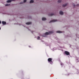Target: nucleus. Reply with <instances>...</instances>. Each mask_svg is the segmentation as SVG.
Returning <instances> with one entry per match:
<instances>
[{
    "instance_id": "obj_1",
    "label": "nucleus",
    "mask_w": 79,
    "mask_h": 79,
    "mask_svg": "<svg viewBox=\"0 0 79 79\" xmlns=\"http://www.w3.org/2000/svg\"><path fill=\"white\" fill-rule=\"evenodd\" d=\"M52 33H53V32L52 31H49V33L48 32H46L45 33V35H49V34H52Z\"/></svg>"
},
{
    "instance_id": "obj_2",
    "label": "nucleus",
    "mask_w": 79,
    "mask_h": 79,
    "mask_svg": "<svg viewBox=\"0 0 79 79\" xmlns=\"http://www.w3.org/2000/svg\"><path fill=\"white\" fill-rule=\"evenodd\" d=\"M65 53L67 55H69V52L67 51H65Z\"/></svg>"
},
{
    "instance_id": "obj_3",
    "label": "nucleus",
    "mask_w": 79,
    "mask_h": 79,
    "mask_svg": "<svg viewBox=\"0 0 79 79\" xmlns=\"http://www.w3.org/2000/svg\"><path fill=\"white\" fill-rule=\"evenodd\" d=\"M57 20H53L51 21L49 23H54L55 22H56Z\"/></svg>"
},
{
    "instance_id": "obj_4",
    "label": "nucleus",
    "mask_w": 79,
    "mask_h": 79,
    "mask_svg": "<svg viewBox=\"0 0 79 79\" xmlns=\"http://www.w3.org/2000/svg\"><path fill=\"white\" fill-rule=\"evenodd\" d=\"M52 59L51 58H49L48 59V61L49 62H51Z\"/></svg>"
},
{
    "instance_id": "obj_5",
    "label": "nucleus",
    "mask_w": 79,
    "mask_h": 79,
    "mask_svg": "<svg viewBox=\"0 0 79 79\" xmlns=\"http://www.w3.org/2000/svg\"><path fill=\"white\" fill-rule=\"evenodd\" d=\"M15 0H8L7 1V3H10V2H11V1H15Z\"/></svg>"
},
{
    "instance_id": "obj_6",
    "label": "nucleus",
    "mask_w": 79,
    "mask_h": 79,
    "mask_svg": "<svg viewBox=\"0 0 79 79\" xmlns=\"http://www.w3.org/2000/svg\"><path fill=\"white\" fill-rule=\"evenodd\" d=\"M60 15H63V12L61 11H60Z\"/></svg>"
},
{
    "instance_id": "obj_7",
    "label": "nucleus",
    "mask_w": 79,
    "mask_h": 79,
    "mask_svg": "<svg viewBox=\"0 0 79 79\" xmlns=\"http://www.w3.org/2000/svg\"><path fill=\"white\" fill-rule=\"evenodd\" d=\"M31 24H32V23L31 22H27L26 23V24H27L28 25Z\"/></svg>"
},
{
    "instance_id": "obj_8",
    "label": "nucleus",
    "mask_w": 79,
    "mask_h": 79,
    "mask_svg": "<svg viewBox=\"0 0 79 79\" xmlns=\"http://www.w3.org/2000/svg\"><path fill=\"white\" fill-rule=\"evenodd\" d=\"M2 24H4V25H5L6 24V22H5V21H2Z\"/></svg>"
},
{
    "instance_id": "obj_9",
    "label": "nucleus",
    "mask_w": 79,
    "mask_h": 79,
    "mask_svg": "<svg viewBox=\"0 0 79 79\" xmlns=\"http://www.w3.org/2000/svg\"><path fill=\"white\" fill-rule=\"evenodd\" d=\"M47 19H46V18H45L44 17H43V18H42V20L43 21H45V20H46Z\"/></svg>"
},
{
    "instance_id": "obj_10",
    "label": "nucleus",
    "mask_w": 79,
    "mask_h": 79,
    "mask_svg": "<svg viewBox=\"0 0 79 79\" xmlns=\"http://www.w3.org/2000/svg\"><path fill=\"white\" fill-rule=\"evenodd\" d=\"M56 32L57 33H62V32L61 31H57Z\"/></svg>"
},
{
    "instance_id": "obj_11",
    "label": "nucleus",
    "mask_w": 79,
    "mask_h": 79,
    "mask_svg": "<svg viewBox=\"0 0 79 79\" xmlns=\"http://www.w3.org/2000/svg\"><path fill=\"white\" fill-rule=\"evenodd\" d=\"M34 2V1L33 0H31L30 2V3H32Z\"/></svg>"
},
{
    "instance_id": "obj_12",
    "label": "nucleus",
    "mask_w": 79,
    "mask_h": 79,
    "mask_svg": "<svg viewBox=\"0 0 79 79\" xmlns=\"http://www.w3.org/2000/svg\"><path fill=\"white\" fill-rule=\"evenodd\" d=\"M61 2V0H59L58 1V2L59 3H60V2Z\"/></svg>"
},
{
    "instance_id": "obj_13",
    "label": "nucleus",
    "mask_w": 79,
    "mask_h": 79,
    "mask_svg": "<svg viewBox=\"0 0 79 79\" xmlns=\"http://www.w3.org/2000/svg\"><path fill=\"white\" fill-rule=\"evenodd\" d=\"M9 5L8 4H6L5 5V6H8Z\"/></svg>"
},
{
    "instance_id": "obj_14",
    "label": "nucleus",
    "mask_w": 79,
    "mask_h": 79,
    "mask_svg": "<svg viewBox=\"0 0 79 79\" xmlns=\"http://www.w3.org/2000/svg\"><path fill=\"white\" fill-rule=\"evenodd\" d=\"M40 39V37L38 36L37 38V39L38 40H39Z\"/></svg>"
},
{
    "instance_id": "obj_15",
    "label": "nucleus",
    "mask_w": 79,
    "mask_h": 79,
    "mask_svg": "<svg viewBox=\"0 0 79 79\" xmlns=\"http://www.w3.org/2000/svg\"><path fill=\"white\" fill-rule=\"evenodd\" d=\"M50 15H51V16H52L53 15H54V14L52 13V14H50Z\"/></svg>"
},
{
    "instance_id": "obj_16",
    "label": "nucleus",
    "mask_w": 79,
    "mask_h": 79,
    "mask_svg": "<svg viewBox=\"0 0 79 79\" xmlns=\"http://www.w3.org/2000/svg\"><path fill=\"white\" fill-rule=\"evenodd\" d=\"M66 5H67V4H66L65 5H63V6H65Z\"/></svg>"
},
{
    "instance_id": "obj_17",
    "label": "nucleus",
    "mask_w": 79,
    "mask_h": 79,
    "mask_svg": "<svg viewBox=\"0 0 79 79\" xmlns=\"http://www.w3.org/2000/svg\"><path fill=\"white\" fill-rule=\"evenodd\" d=\"M24 2H26V0H24Z\"/></svg>"
},
{
    "instance_id": "obj_18",
    "label": "nucleus",
    "mask_w": 79,
    "mask_h": 79,
    "mask_svg": "<svg viewBox=\"0 0 79 79\" xmlns=\"http://www.w3.org/2000/svg\"><path fill=\"white\" fill-rule=\"evenodd\" d=\"M50 62V64H52L53 63V62H52V61L51 62Z\"/></svg>"
},
{
    "instance_id": "obj_19",
    "label": "nucleus",
    "mask_w": 79,
    "mask_h": 79,
    "mask_svg": "<svg viewBox=\"0 0 79 79\" xmlns=\"http://www.w3.org/2000/svg\"><path fill=\"white\" fill-rule=\"evenodd\" d=\"M2 23V22H1V21H0V24H1Z\"/></svg>"
},
{
    "instance_id": "obj_20",
    "label": "nucleus",
    "mask_w": 79,
    "mask_h": 79,
    "mask_svg": "<svg viewBox=\"0 0 79 79\" xmlns=\"http://www.w3.org/2000/svg\"><path fill=\"white\" fill-rule=\"evenodd\" d=\"M0 29H1V28L0 27Z\"/></svg>"
},
{
    "instance_id": "obj_21",
    "label": "nucleus",
    "mask_w": 79,
    "mask_h": 79,
    "mask_svg": "<svg viewBox=\"0 0 79 79\" xmlns=\"http://www.w3.org/2000/svg\"><path fill=\"white\" fill-rule=\"evenodd\" d=\"M43 37H44L45 36H43Z\"/></svg>"
},
{
    "instance_id": "obj_22",
    "label": "nucleus",
    "mask_w": 79,
    "mask_h": 79,
    "mask_svg": "<svg viewBox=\"0 0 79 79\" xmlns=\"http://www.w3.org/2000/svg\"><path fill=\"white\" fill-rule=\"evenodd\" d=\"M73 6H75V5H73Z\"/></svg>"
},
{
    "instance_id": "obj_23",
    "label": "nucleus",
    "mask_w": 79,
    "mask_h": 79,
    "mask_svg": "<svg viewBox=\"0 0 79 79\" xmlns=\"http://www.w3.org/2000/svg\"><path fill=\"white\" fill-rule=\"evenodd\" d=\"M23 3L22 2L21 3Z\"/></svg>"
}]
</instances>
